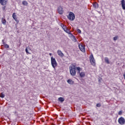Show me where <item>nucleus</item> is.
<instances>
[{"instance_id": "1", "label": "nucleus", "mask_w": 125, "mask_h": 125, "mask_svg": "<svg viewBox=\"0 0 125 125\" xmlns=\"http://www.w3.org/2000/svg\"><path fill=\"white\" fill-rule=\"evenodd\" d=\"M69 71L71 76H76L77 72L76 71V66L75 65H70L69 66Z\"/></svg>"}, {"instance_id": "2", "label": "nucleus", "mask_w": 125, "mask_h": 125, "mask_svg": "<svg viewBox=\"0 0 125 125\" xmlns=\"http://www.w3.org/2000/svg\"><path fill=\"white\" fill-rule=\"evenodd\" d=\"M51 64L53 69L54 70H56L55 67L57 66L58 63L57 62H56V60L55 59V58H53V57H51Z\"/></svg>"}, {"instance_id": "3", "label": "nucleus", "mask_w": 125, "mask_h": 125, "mask_svg": "<svg viewBox=\"0 0 125 125\" xmlns=\"http://www.w3.org/2000/svg\"><path fill=\"white\" fill-rule=\"evenodd\" d=\"M67 18L70 21H74L75 20V14L70 12L67 16Z\"/></svg>"}, {"instance_id": "4", "label": "nucleus", "mask_w": 125, "mask_h": 125, "mask_svg": "<svg viewBox=\"0 0 125 125\" xmlns=\"http://www.w3.org/2000/svg\"><path fill=\"white\" fill-rule=\"evenodd\" d=\"M89 59L91 65H92V66H95L96 63H95V60L94 59V57H93V55L92 54L90 55Z\"/></svg>"}, {"instance_id": "5", "label": "nucleus", "mask_w": 125, "mask_h": 125, "mask_svg": "<svg viewBox=\"0 0 125 125\" xmlns=\"http://www.w3.org/2000/svg\"><path fill=\"white\" fill-rule=\"evenodd\" d=\"M118 123H119V125H125V118H124V117H123L119 118L118 119Z\"/></svg>"}, {"instance_id": "6", "label": "nucleus", "mask_w": 125, "mask_h": 125, "mask_svg": "<svg viewBox=\"0 0 125 125\" xmlns=\"http://www.w3.org/2000/svg\"><path fill=\"white\" fill-rule=\"evenodd\" d=\"M79 47L81 51H82V52H85V47L84 46V45L82 43L80 44L79 45Z\"/></svg>"}, {"instance_id": "7", "label": "nucleus", "mask_w": 125, "mask_h": 125, "mask_svg": "<svg viewBox=\"0 0 125 125\" xmlns=\"http://www.w3.org/2000/svg\"><path fill=\"white\" fill-rule=\"evenodd\" d=\"M58 11L59 14H63V13L64 12V11H63V8L61 6L58 8Z\"/></svg>"}, {"instance_id": "8", "label": "nucleus", "mask_w": 125, "mask_h": 125, "mask_svg": "<svg viewBox=\"0 0 125 125\" xmlns=\"http://www.w3.org/2000/svg\"><path fill=\"white\" fill-rule=\"evenodd\" d=\"M75 69L76 71H77V74H80L81 73V71H83V68H81L80 66L76 67Z\"/></svg>"}, {"instance_id": "9", "label": "nucleus", "mask_w": 125, "mask_h": 125, "mask_svg": "<svg viewBox=\"0 0 125 125\" xmlns=\"http://www.w3.org/2000/svg\"><path fill=\"white\" fill-rule=\"evenodd\" d=\"M8 0H0V3L1 5H5L7 3Z\"/></svg>"}, {"instance_id": "10", "label": "nucleus", "mask_w": 125, "mask_h": 125, "mask_svg": "<svg viewBox=\"0 0 125 125\" xmlns=\"http://www.w3.org/2000/svg\"><path fill=\"white\" fill-rule=\"evenodd\" d=\"M57 54L59 56H60V57H63V56H64V54H63L62 51H61L60 50H58L57 51Z\"/></svg>"}, {"instance_id": "11", "label": "nucleus", "mask_w": 125, "mask_h": 125, "mask_svg": "<svg viewBox=\"0 0 125 125\" xmlns=\"http://www.w3.org/2000/svg\"><path fill=\"white\" fill-rule=\"evenodd\" d=\"M121 5L123 9L124 10H125V0H121Z\"/></svg>"}, {"instance_id": "12", "label": "nucleus", "mask_w": 125, "mask_h": 125, "mask_svg": "<svg viewBox=\"0 0 125 125\" xmlns=\"http://www.w3.org/2000/svg\"><path fill=\"white\" fill-rule=\"evenodd\" d=\"M79 74L81 78H83L85 76V73L83 71H82L81 72H80V73H79Z\"/></svg>"}, {"instance_id": "13", "label": "nucleus", "mask_w": 125, "mask_h": 125, "mask_svg": "<svg viewBox=\"0 0 125 125\" xmlns=\"http://www.w3.org/2000/svg\"><path fill=\"white\" fill-rule=\"evenodd\" d=\"M1 23L3 24V25H6V20L5 18H3L1 19Z\"/></svg>"}, {"instance_id": "14", "label": "nucleus", "mask_w": 125, "mask_h": 125, "mask_svg": "<svg viewBox=\"0 0 125 125\" xmlns=\"http://www.w3.org/2000/svg\"><path fill=\"white\" fill-rule=\"evenodd\" d=\"M93 7L94 8H98L99 7V5H98V3H97V2H95V3H94L93 4Z\"/></svg>"}, {"instance_id": "15", "label": "nucleus", "mask_w": 125, "mask_h": 125, "mask_svg": "<svg viewBox=\"0 0 125 125\" xmlns=\"http://www.w3.org/2000/svg\"><path fill=\"white\" fill-rule=\"evenodd\" d=\"M68 83H69V84H74V81H73L71 79H69L67 81Z\"/></svg>"}, {"instance_id": "16", "label": "nucleus", "mask_w": 125, "mask_h": 125, "mask_svg": "<svg viewBox=\"0 0 125 125\" xmlns=\"http://www.w3.org/2000/svg\"><path fill=\"white\" fill-rule=\"evenodd\" d=\"M104 61L106 64H110V61H109V59L107 57L104 58Z\"/></svg>"}, {"instance_id": "17", "label": "nucleus", "mask_w": 125, "mask_h": 125, "mask_svg": "<svg viewBox=\"0 0 125 125\" xmlns=\"http://www.w3.org/2000/svg\"><path fill=\"white\" fill-rule=\"evenodd\" d=\"M58 100L60 101V102H64L65 99H64L63 97H60L58 98Z\"/></svg>"}, {"instance_id": "18", "label": "nucleus", "mask_w": 125, "mask_h": 125, "mask_svg": "<svg viewBox=\"0 0 125 125\" xmlns=\"http://www.w3.org/2000/svg\"><path fill=\"white\" fill-rule=\"evenodd\" d=\"M12 17H13V19H14V20H15V21H16V22H17V18H16V15L15 14V13H14L13 14Z\"/></svg>"}, {"instance_id": "19", "label": "nucleus", "mask_w": 125, "mask_h": 125, "mask_svg": "<svg viewBox=\"0 0 125 125\" xmlns=\"http://www.w3.org/2000/svg\"><path fill=\"white\" fill-rule=\"evenodd\" d=\"M5 96V95H4V94H3V93H1L0 94V97H1V98H4Z\"/></svg>"}, {"instance_id": "20", "label": "nucleus", "mask_w": 125, "mask_h": 125, "mask_svg": "<svg viewBox=\"0 0 125 125\" xmlns=\"http://www.w3.org/2000/svg\"><path fill=\"white\" fill-rule=\"evenodd\" d=\"M22 4L23 5H28V2H27L26 1H23L22 2Z\"/></svg>"}, {"instance_id": "21", "label": "nucleus", "mask_w": 125, "mask_h": 125, "mask_svg": "<svg viewBox=\"0 0 125 125\" xmlns=\"http://www.w3.org/2000/svg\"><path fill=\"white\" fill-rule=\"evenodd\" d=\"M118 39H119V36H116L115 37L113 38V40L116 41L118 40Z\"/></svg>"}, {"instance_id": "22", "label": "nucleus", "mask_w": 125, "mask_h": 125, "mask_svg": "<svg viewBox=\"0 0 125 125\" xmlns=\"http://www.w3.org/2000/svg\"><path fill=\"white\" fill-rule=\"evenodd\" d=\"M63 30L64 31V32H66V33H68V28L67 27L63 28Z\"/></svg>"}, {"instance_id": "23", "label": "nucleus", "mask_w": 125, "mask_h": 125, "mask_svg": "<svg viewBox=\"0 0 125 125\" xmlns=\"http://www.w3.org/2000/svg\"><path fill=\"white\" fill-rule=\"evenodd\" d=\"M4 46L5 48H9V45L6 43L5 44Z\"/></svg>"}, {"instance_id": "24", "label": "nucleus", "mask_w": 125, "mask_h": 125, "mask_svg": "<svg viewBox=\"0 0 125 125\" xmlns=\"http://www.w3.org/2000/svg\"><path fill=\"white\" fill-rule=\"evenodd\" d=\"M25 52L27 53V54H31V53H30V52H29V51H28L27 47H26V48H25Z\"/></svg>"}, {"instance_id": "25", "label": "nucleus", "mask_w": 125, "mask_h": 125, "mask_svg": "<svg viewBox=\"0 0 125 125\" xmlns=\"http://www.w3.org/2000/svg\"><path fill=\"white\" fill-rule=\"evenodd\" d=\"M77 31L78 33H79V34H82V31L80 29L78 28L77 29Z\"/></svg>"}, {"instance_id": "26", "label": "nucleus", "mask_w": 125, "mask_h": 125, "mask_svg": "<svg viewBox=\"0 0 125 125\" xmlns=\"http://www.w3.org/2000/svg\"><path fill=\"white\" fill-rule=\"evenodd\" d=\"M118 115H123V111H120L119 112H118Z\"/></svg>"}, {"instance_id": "27", "label": "nucleus", "mask_w": 125, "mask_h": 125, "mask_svg": "<svg viewBox=\"0 0 125 125\" xmlns=\"http://www.w3.org/2000/svg\"><path fill=\"white\" fill-rule=\"evenodd\" d=\"M61 27L62 28V29H64V28H65L66 27V26H65L64 24H61Z\"/></svg>"}, {"instance_id": "28", "label": "nucleus", "mask_w": 125, "mask_h": 125, "mask_svg": "<svg viewBox=\"0 0 125 125\" xmlns=\"http://www.w3.org/2000/svg\"><path fill=\"white\" fill-rule=\"evenodd\" d=\"M97 107H101V104H96Z\"/></svg>"}, {"instance_id": "29", "label": "nucleus", "mask_w": 125, "mask_h": 125, "mask_svg": "<svg viewBox=\"0 0 125 125\" xmlns=\"http://www.w3.org/2000/svg\"><path fill=\"white\" fill-rule=\"evenodd\" d=\"M73 41L75 42H77V39H76V37H75V36H73Z\"/></svg>"}, {"instance_id": "30", "label": "nucleus", "mask_w": 125, "mask_h": 125, "mask_svg": "<svg viewBox=\"0 0 125 125\" xmlns=\"http://www.w3.org/2000/svg\"><path fill=\"white\" fill-rule=\"evenodd\" d=\"M2 44H3V45H4L6 44L5 42H4V40H2Z\"/></svg>"}, {"instance_id": "31", "label": "nucleus", "mask_w": 125, "mask_h": 125, "mask_svg": "<svg viewBox=\"0 0 125 125\" xmlns=\"http://www.w3.org/2000/svg\"><path fill=\"white\" fill-rule=\"evenodd\" d=\"M49 55H50V56H51V55H52V54L51 53H50Z\"/></svg>"}]
</instances>
